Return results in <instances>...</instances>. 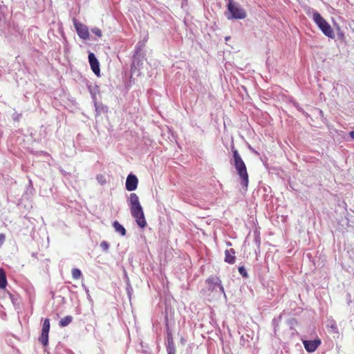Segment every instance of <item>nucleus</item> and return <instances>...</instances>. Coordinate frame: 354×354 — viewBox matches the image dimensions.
Listing matches in <instances>:
<instances>
[{
    "label": "nucleus",
    "mask_w": 354,
    "mask_h": 354,
    "mask_svg": "<svg viewBox=\"0 0 354 354\" xmlns=\"http://www.w3.org/2000/svg\"><path fill=\"white\" fill-rule=\"evenodd\" d=\"M234 165L237 171V174L242 180V185L245 189H247L249 183V176L247 171V168L245 162H243L241 155L237 149H232Z\"/></svg>",
    "instance_id": "nucleus-1"
},
{
    "label": "nucleus",
    "mask_w": 354,
    "mask_h": 354,
    "mask_svg": "<svg viewBox=\"0 0 354 354\" xmlns=\"http://www.w3.org/2000/svg\"><path fill=\"white\" fill-rule=\"evenodd\" d=\"M227 10L230 14V16H227V19H243L247 16L244 9L236 3H234L233 0L228 1Z\"/></svg>",
    "instance_id": "nucleus-2"
},
{
    "label": "nucleus",
    "mask_w": 354,
    "mask_h": 354,
    "mask_svg": "<svg viewBox=\"0 0 354 354\" xmlns=\"http://www.w3.org/2000/svg\"><path fill=\"white\" fill-rule=\"evenodd\" d=\"M130 210L131 214L132 216L135 218L138 225L141 228L145 227V226L147 225V222L145 218V214L142 206L136 208H131Z\"/></svg>",
    "instance_id": "nucleus-3"
},
{
    "label": "nucleus",
    "mask_w": 354,
    "mask_h": 354,
    "mask_svg": "<svg viewBox=\"0 0 354 354\" xmlns=\"http://www.w3.org/2000/svg\"><path fill=\"white\" fill-rule=\"evenodd\" d=\"M73 24L79 37L83 39H87L89 37L87 26L80 22H78L75 19H73Z\"/></svg>",
    "instance_id": "nucleus-4"
},
{
    "label": "nucleus",
    "mask_w": 354,
    "mask_h": 354,
    "mask_svg": "<svg viewBox=\"0 0 354 354\" xmlns=\"http://www.w3.org/2000/svg\"><path fill=\"white\" fill-rule=\"evenodd\" d=\"M321 344L322 341L319 338H316L314 340H303L304 346L309 353L315 351Z\"/></svg>",
    "instance_id": "nucleus-5"
},
{
    "label": "nucleus",
    "mask_w": 354,
    "mask_h": 354,
    "mask_svg": "<svg viewBox=\"0 0 354 354\" xmlns=\"http://www.w3.org/2000/svg\"><path fill=\"white\" fill-rule=\"evenodd\" d=\"M88 62L93 72L99 77L100 75V63L93 53L88 54Z\"/></svg>",
    "instance_id": "nucleus-6"
},
{
    "label": "nucleus",
    "mask_w": 354,
    "mask_h": 354,
    "mask_svg": "<svg viewBox=\"0 0 354 354\" xmlns=\"http://www.w3.org/2000/svg\"><path fill=\"white\" fill-rule=\"evenodd\" d=\"M138 183V178L133 174H129L126 180V189L127 190L131 192L137 189Z\"/></svg>",
    "instance_id": "nucleus-7"
},
{
    "label": "nucleus",
    "mask_w": 354,
    "mask_h": 354,
    "mask_svg": "<svg viewBox=\"0 0 354 354\" xmlns=\"http://www.w3.org/2000/svg\"><path fill=\"white\" fill-rule=\"evenodd\" d=\"M310 13L313 15V21L319 26V28L322 27V26L327 22L317 11L309 8L307 14L309 15Z\"/></svg>",
    "instance_id": "nucleus-8"
},
{
    "label": "nucleus",
    "mask_w": 354,
    "mask_h": 354,
    "mask_svg": "<svg viewBox=\"0 0 354 354\" xmlns=\"http://www.w3.org/2000/svg\"><path fill=\"white\" fill-rule=\"evenodd\" d=\"M310 13L313 15V21L319 26V28L322 27V26L327 22L317 11L309 8L307 14L309 15Z\"/></svg>",
    "instance_id": "nucleus-9"
},
{
    "label": "nucleus",
    "mask_w": 354,
    "mask_h": 354,
    "mask_svg": "<svg viewBox=\"0 0 354 354\" xmlns=\"http://www.w3.org/2000/svg\"><path fill=\"white\" fill-rule=\"evenodd\" d=\"M206 283L209 288H214L218 286L222 292H224V288L221 285V281L218 277H209L207 280Z\"/></svg>",
    "instance_id": "nucleus-10"
},
{
    "label": "nucleus",
    "mask_w": 354,
    "mask_h": 354,
    "mask_svg": "<svg viewBox=\"0 0 354 354\" xmlns=\"http://www.w3.org/2000/svg\"><path fill=\"white\" fill-rule=\"evenodd\" d=\"M235 250L233 248L230 250H227L225 252V261L230 264H233L235 263Z\"/></svg>",
    "instance_id": "nucleus-11"
},
{
    "label": "nucleus",
    "mask_w": 354,
    "mask_h": 354,
    "mask_svg": "<svg viewBox=\"0 0 354 354\" xmlns=\"http://www.w3.org/2000/svg\"><path fill=\"white\" fill-rule=\"evenodd\" d=\"M323 33L330 37V38H334L335 34L333 28L331 26L328 24V22H326L322 27L319 28Z\"/></svg>",
    "instance_id": "nucleus-12"
},
{
    "label": "nucleus",
    "mask_w": 354,
    "mask_h": 354,
    "mask_svg": "<svg viewBox=\"0 0 354 354\" xmlns=\"http://www.w3.org/2000/svg\"><path fill=\"white\" fill-rule=\"evenodd\" d=\"M129 200L130 209L141 207V205L139 201V198L136 194L131 193L129 196Z\"/></svg>",
    "instance_id": "nucleus-13"
},
{
    "label": "nucleus",
    "mask_w": 354,
    "mask_h": 354,
    "mask_svg": "<svg viewBox=\"0 0 354 354\" xmlns=\"http://www.w3.org/2000/svg\"><path fill=\"white\" fill-rule=\"evenodd\" d=\"M7 284L8 281L6 272L3 268H0V289H5Z\"/></svg>",
    "instance_id": "nucleus-14"
},
{
    "label": "nucleus",
    "mask_w": 354,
    "mask_h": 354,
    "mask_svg": "<svg viewBox=\"0 0 354 354\" xmlns=\"http://www.w3.org/2000/svg\"><path fill=\"white\" fill-rule=\"evenodd\" d=\"M113 227H114L115 230L118 232L120 235L124 236L126 234V230L125 228L120 224V223L117 221H115L113 223Z\"/></svg>",
    "instance_id": "nucleus-15"
},
{
    "label": "nucleus",
    "mask_w": 354,
    "mask_h": 354,
    "mask_svg": "<svg viewBox=\"0 0 354 354\" xmlns=\"http://www.w3.org/2000/svg\"><path fill=\"white\" fill-rule=\"evenodd\" d=\"M39 341L44 346H47L48 344V333L41 330V335L39 337Z\"/></svg>",
    "instance_id": "nucleus-16"
},
{
    "label": "nucleus",
    "mask_w": 354,
    "mask_h": 354,
    "mask_svg": "<svg viewBox=\"0 0 354 354\" xmlns=\"http://www.w3.org/2000/svg\"><path fill=\"white\" fill-rule=\"evenodd\" d=\"M73 320V317L71 315H68L61 319L59 322V325L61 327H65L68 326Z\"/></svg>",
    "instance_id": "nucleus-17"
},
{
    "label": "nucleus",
    "mask_w": 354,
    "mask_h": 354,
    "mask_svg": "<svg viewBox=\"0 0 354 354\" xmlns=\"http://www.w3.org/2000/svg\"><path fill=\"white\" fill-rule=\"evenodd\" d=\"M50 326V319L48 318H46L44 321L41 330L49 333Z\"/></svg>",
    "instance_id": "nucleus-18"
},
{
    "label": "nucleus",
    "mask_w": 354,
    "mask_h": 354,
    "mask_svg": "<svg viewBox=\"0 0 354 354\" xmlns=\"http://www.w3.org/2000/svg\"><path fill=\"white\" fill-rule=\"evenodd\" d=\"M71 273L74 279H79L82 275L81 271L77 268H73Z\"/></svg>",
    "instance_id": "nucleus-19"
},
{
    "label": "nucleus",
    "mask_w": 354,
    "mask_h": 354,
    "mask_svg": "<svg viewBox=\"0 0 354 354\" xmlns=\"http://www.w3.org/2000/svg\"><path fill=\"white\" fill-rule=\"evenodd\" d=\"M100 247L102 249L103 251L107 252L109 248V244L106 241H102L100 243Z\"/></svg>",
    "instance_id": "nucleus-20"
},
{
    "label": "nucleus",
    "mask_w": 354,
    "mask_h": 354,
    "mask_svg": "<svg viewBox=\"0 0 354 354\" xmlns=\"http://www.w3.org/2000/svg\"><path fill=\"white\" fill-rule=\"evenodd\" d=\"M91 31L94 35H95L98 37H102V35L101 30L98 28H94L91 30Z\"/></svg>",
    "instance_id": "nucleus-21"
},
{
    "label": "nucleus",
    "mask_w": 354,
    "mask_h": 354,
    "mask_svg": "<svg viewBox=\"0 0 354 354\" xmlns=\"http://www.w3.org/2000/svg\"><path fill=\"white\" fill-rule=\"evenodd\" d=\"M239 272L244 277L248 276L247 272L243 266H240L239 268Z\"/></svg>",
    "instance_id": "nucleus-22"
},
{
    "label": "nucleus",
    "mask_w": 354,
    "mask_h": 354,
    "mask_svg": "<svg viewBox=\"0 0 354 354\" xmlns=\"http://www.w3.org/2000/svg\"><path fill=\"white\" fill-rule=\"evenodd\" d=\"M6 239V236L4 234H0V247L3 245Z\"/></svg>",
    "instance_id": "nucleus-23"
},
{
    "label": "nucleus",
    "mask_w": 354,
    "mask_h": 354,
    "mask_svg": "<svg viewBox=\"0 0 354 354\" xmlns=\"http://www.w3.org/2000/svg\"><path fill=\"white\" fill-rule=\"evenodd\" d=\"M348 134H349V136H350L353 140H354V131H350Z\"/></svg>",
    "instance_id": "nucleus-24"
},
{
    "label": "nucleus",
    "mask_w": 354,
    "mask_h": 354,
    "mask_svg": "<svg viewBox=\"0 0 354 354\" xmlns=\"http://www.w3.org/2000/svg\"><path fill=\"white\" fill-rule=\"evenodd\" d=\"M169 354H172V353H169Z\"/></svg>",
    "instance_id": "nucleus-25"
}]
</instances>
